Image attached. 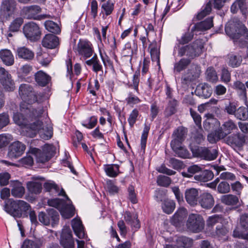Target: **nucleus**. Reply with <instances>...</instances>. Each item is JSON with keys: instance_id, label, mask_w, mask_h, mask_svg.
I'll list each match as a JSON object with an SVG mask.
<instances>
[{"instance_id": "nucleus-1", "label": "nucleus", "mask_w": 248, "mask_h": 248, "mask_svg": "<svg viewBox=\"0 0 248 248\" xmlns=\"http://www.w3.org/2000/svg\"><path fill=\"white\" fill-rule=\"evenodd\" d=\"M20 111L14 113V122L19 126L26 127L28 129V136L31 138L35 137L36 131L41 126V122L37 118L42 114L43 109L42 108L34 109L25 103H21Z\"/></svg>"}, {"instance_id": "nucleus-2", "label": "nucleus", "mask_w": 248, "mask_h": 248, "mask_svg": "<svg viewBox=\"0 0 248 248\" xmlns=\"http://www.w3.org/2000/svg\"><path fill=\"white\" fill-rule=\"evenodd\" d=\"M203 48L202 40L197 39L188 45L176 44L174 48V52L177 51L178 56L179 57L186 56L187 57L186 59L191 60L199 56L202 53Z\"/></svg>"}, {"instance_id": "nucleus-3", "label": "nucleus", "mask_w": 248, "mask_h": 248, "mask_svg": "<svg viewBox=\"0 0 248 248\" xmlns=\"http://www.w3.org/2000/svg\"><path fill=\"white\" fill-rule=\"evenodd\" d=\"M225 32L233 39H237L244 36L248 39V30L237 18H232L225 26Z\"/></svg>"}, {"instance_id": "nucleus-4", "label": "nucleus", "mask_w": 248, "mask_h": 248, "mask_svg": "<svg viewBox=\"0 0 248 248\" xmlns=\"http://www.w3.org/2000/svg\"><path fill=\"white\" fill-rule=\"evenodd\" d=\"M186 226L189 231L193 232H199L204 228V220L201 215L191 214L188 216Z\"/></svg>"}, {"instance_id": "nucleus-5", "label": "nucleus", "mask_w": 248, "mask_h": 248, "mask_svg": "<svg viewBox=\"0 0 248 248\" xmlns=\"http://www.w3.org/2000/svg\"><path fill=\"white\" fill-rule=\"evenodd\" d=\"M19 94L21 99L28 107L30 105L36 102L37 100V96L33 90L32 87L29 84H21L19 88Z\"/></svg>"}, {"instance_id": "nucleus-6", "label": "nucleus", "mask_w": 248, "mask_h": 248, "mask_svg": "<svg viewBox=\"0 0 248 248\" xmlns=\"http://www.w3.org/2000/svg\"><path fill=\"white\" fill-rule=\"evenodd\" d=\"M23 31L26 37L30 41H36L40 38V28L39 25L34 22H29L25 24L23 26Z\"/></svg>"}, {"instance_id": "nucleus-7", "label": "nucleus", "mask_w": 248, "mask_h": 248, "mask_svg": "<svg viewBox=\"0 0 248 248\" xmlns=\"http://www.w3.org/2000/svg\"><path fill=\"white\" fill-rule=\"evenodd\" d=\"M41 11V8L40 6L38 5H31L23 7L21 10V13L27 19L41 20L50 17V16L48 14L37 16V14L40 13Z\"/></svg>"}, {"instance_id": "nucleus-8", "label": "nucleus", "mask_w": 248, "mask_h": 248, "mask_svg": "<svg viewBox=\"0 0 248 248\" xmlns=\"http://www.w3.org/2000/svg\"><path fill=\"white\" fill-rule=\"evenodd\" d=\"M76 210L72 201L63 189V219H69L73 217Z\"/></svg>"}, {"instance_id": "nucleus-9", "label": "nucleus", "mask_w": 248, "mask_h": 248, "mask_svg": "<svg viewBox=\"0 0 248 248\" xmlns=\"http://www.w3.org/2000/svg\"><path fill=\"white\" fill-rule=\"evenodd\" d=\"M0 82L8 91H13L15 88V82L11 74L3 67H0Z\"/></svg>"}, {"instance_id": "nucleus-10", "label": "nucleus", "mask_w": 248, "mask_h": 248, "mask_svg": "<svg viewBox=\"0 0 248 248\" xmlns=\"http://www.w3.org/2000/svg\"><path fill=\"white\" fill-rule=\"evenodd\" d=\"M76 50L79 55L85 58L90 57L93 53L92 45L90 42L80 39L77 44Z\"/></svg>"}, {"instance_id": "nucleus-11", "label": "nucleus", "mask_w": 248, "mask_h": 248, "mask_svg": "<svg viewBox=\"0 0 248 248\" xmlns=\"http://www.w3.org/2000/svg\"><path fill=\"white\" fill-rule=\"evenodd\" d=\"M26 148L22 142L16 141L12 143L9 147L8 155L11 158H16L21 156Z\"/></svg>"}, {"instance_id": "nucleus-12", "label": "nucleus", "mask_w": 248, "mask_h": 248, "mask_svg": "<svg viewBox=\"0 0 248 248\" xmlns=\"http://www.w3.org/2000/svg\"><path fill=\"white\" fill-rule=\"evenodd\" d=\"M137 41L136 40H132L125 44L122 50V55L123 57L129 58L130 61H131L133 55L137 54Z\"/></svg>"}, {"instance_id": "nucleus-13", "label": "nucleus", "mask_w": 248, "mask_h": 248, "mask_svg": "<svg viewBox=\"0 0 248 248\" xmlns=\"http://www.w3.org/2000/svg\"><path fill=\"white\" fill-rule=\"evenodd\" d=\"M0 9L7 16H12L17 10V2L16 0H3L1 1Z\"/></svg>"}, {"instance_id": "nucleus-14", "label": "nucleus", "mask_w": 248, "mask_h": 248, "mask_svg": "<svg viewBox=\"0 0 248 248\" xmlns=\"http://www.w3.org/2000/svg\"><path fill=\"white\" fill-rule=\"evenodd\" d=\"M226 143L233 147H242L245 142L244 135L240 133L231 135L226 138Z\"/></svg>"}, {"instance_id": "nucleus-15", "label": "nucleus", "mask_w": 248, "mask_h": 248, "mask_svg": "<svg viewBox=\"0 0 248 248\" xmlns=\"http://www.w3.org/2000/svg\"><path fill=\"white\" fill-rule=\"evenodd\" d=\"M5 211L14 217H20V213L17 210V200L10 199L5 202Z\"/></svg>"}, {"instance_id": "nucleus-16", "label": "nucleus", "mask_w": 248, "mask_h": 248, "mask_svg": "<svg viewBox=\"0 0 248 248\" xmlns=\"http://www.w3.org/2000/svg\"><path fill=\"white\" fill-rule=\"evenodd\" d=\"M11 195L16 198H21L25 193V187L22 184L18 181H11L10 184Z\"/></svg>"}, {"instance_id": "nucleus-17", "label": "nucleus", "mask_w": 248, "mask_h": 248, "mask_svg": "<svg viewBox=\"0 0 248 248\" xmlns=\"http://www.w3.org/2000/svg\"><path fill=\"white\" fill-rule=\"evenodd\" d=\"M59 38L56 35L52 34H46L42 39V46L49 49L56 48L59 45Z\"/></svg>"}, {"instance_id": "nucleus-18", "label": "nucleus", "mask_w": 248, "mask_h": 248, "mask_svg": "<svg viewBox=\"0 0 248 248\" xmlns=\"http://www.w3.org/2000/svg\"><path fill=\"white\" fill-rule=\"evenodd\" d=\"M185 199L186 202L191 206L197 204L199 197L198 190L195 188H191L186 190Z\"/></svg>"}, {"instance_id": "nucleus-19", "label": "nucleus", "mask_w": 248, "mask_h": 248, "mask_svg": "<svg viewBox=\"0 0 248 248\" xmlns=\"http://www.w3.org/2000/svg\"><path fill=\"white\" fill-rule=\"evenodd\" d=\"M63 248H75L74 240L69 226L63 229Z\"/></svg>"}, {"instance_id": "nucleus-20", "label": "nucleus", "mask_w": 248, "mask_h": 248, "mask_svg": "<svg viewBox=\"0 0 248 248\" xmlns=\"http://www.w3.org/2000/svg\"><path fill=\"white\" fill-rule=\"evenodd\" d=\"M212 91L210 86L206 83H201L197 86L195 92L197 95L206 98L211 95Z\"/></svg>"}, {"instance_id": "nucleus-21", "label": "nucleus", "mask_w": 248, "mask_h": 248, "mask_svg": "<svg viewBox=\"0 0 248 248\" xmlns=\"http://www.w3.org/2000/svg\"><path fill=\"white\" fill-rule=\"evenodd\" d=\"M71 225L76 235L80 239L84 238L85 233L80 218L75 217L71 221Z\"/></svg>"}, {"instance_id": "nucleus-22", "label": "nucleus", "mask_w": 248, "mask_h": 248, "mask_svg": "<svg viewBox=\"0 0 248 248\" xmlns=\"http://www.w3.org/2000/svg\"><path fill=\"white\" fill-rule=\"evenodd\" d=\"M213 26V17L206 18L205 20L197 23L192 27V31H202L210 29Z\"/></svg>"}, {"instance_id": "nucleus-23", "label": "nucleus", "mask_w": 248, "mask_h": 248, "mask_svg": "<svg viewBox=\"0 0 248 248\" xmlns=\"http://www.w3.org/2000/svg\"><path fill=\"white\" fill-rule=\"evenodd\" d=\"M199 202L201 206L205 209H210L214 204L213 196L207 192L203 193L201 195Z\"/></svg>"}, {"instance_id": "nucleus-24", "label": "nucleus", "mask_w": 248, "mask_h": 248, "mask_svg": "<svg viewBox=\"0 0 248 248\" xmlns=\"http://www.w3.org/2000/svg\"><path fill=\"white\" fill-rule=\"evenodd\" d=\"M193 244V240L186 236L179 237L176 240V244L167 245L166 248H188Z\"/></svg>"}, {"instance_id": "nucleus-25", "label": "nucleus", "mask_w": 248, "mask_h": 248, "mask_svg": "<svg viewBox=\"0 0 248 248\" xmlns=\"http://www.w3.org/2000/svg\"><path fill=\"white\" fill-rule=\"evenodd\" d=\"M38 178L33 177L32 180L27 183V188L31 194H38L41 193L42 185L39 181H36Z\"/></svg>"}, {"instance_id": "nucleus-26", "label": "nucleus", "mask_w": 248, "mask_h": 248, "mask_svg": "<svg viewBox=\"0 0 248 248\" xmlns=\"http://www.w3.org/2000/svg\"><path fill=\"white\" fill-rule=\"evenodd\" d=\"M16 54L19 59L26 61H31L34 57V52L25 46L18 47L16 49Z\"/></svg>"}, {"instance_id": "nucleus-27", "label": "nucleus", "mask_w": 248, "mask_h": 248, "mask_svg": "<svg viewBox=\"0 0 248 248\" xmlns=\"http://www.w3.org/2000/svg\"><path fill=\"white\" fill-rule=\"evenodd\" d=\"M0 58L2 62L7 66H11L14 63V57L11 51L7 49L0 50Z\"/></svg>"}, {"instance_id": "nucleus-28", "label": "nucleus", "mask_w": 248, "mask_h": 248, "mask_svg": "<svg viewBox=\"0 0 248 248\" xmlns=\"http://www.w3.org/2000/svg\"><path fill=\"white\" fill-rule=\"evenodd\" d=\"M187 214V212L186 208L184 207L179 208L172 216L170 221L171 223L177 226L184 219Z\"/></svg>"}, {"instance_id": "nucleus-29", "label": "nucleus", "mask_w": 248, "mask_h": 248, "mask_svg": "<svg viewBox=\"0 0 248 248\" xmlns=\"http://www.w3.org/2000/svg\"><path fill=\"white\" fill-rule=\"evenodd\" d=\"M40 122H41V126L40 128L36 131L35 134L37 132H39L41 138L44 140H48L51 139L53 135L52 127L50 125H46L44 127L43 123L41 121Z\"/></svg>"}, {"instance_id": "nucleus-30", "label": "nucleus", "mask_w": 248, "mask_h": 248, "mask_svg": "<svg viewBox=\"0 0 248 248\" xmlns=\"http://www.w3.org/2000/svg\"><path fill=\"white\" fill-rule=\"evenodd\" d=\"M36 82L41 86H46L50 81L51 77L46 73L40 70L34 75Z\"/></svg>"}, {"instance_id": "nucleus-31", "label": "nucleus", "mask_w": 248, "mask_h": 248, "mask_svg": "<svg viewBox=\"0 0 248 248\" xmlns=\"http://www.w3.org/2000/svg\"><path fill=\"white\" fill-rule=\"evenodd\" d=\"M214 176V173L211 170H205L199 174L195 175L194 178L196 181L205 182L212 180Z\"/></svg>"}, {"instance_id": "nucleus-32", "label": "nucleus", "mask_w": 248, "mask_h": 248, "mask_svg": "<svg viewBox=\"0 0 248 248\" xmlns=\"http://www.w3.org/2000/svg\"><path fill=\"white\" fill-rule=\"evenodd\" d=\"M65 156L63 158V167H64L65 169H63L65 172L69 170L70 172L72 173L75 175H78V172L76 170L73 163L71 162V159L70 156H68V153L65 152Z\"/></svg>"}, {"instance_id": "nucleus-33", "label": "nucleus", "mask_w": 248, "mask_h": 248, "mask_svg": "<svg viewBox=\"0 0 248 248\" xmlns=\"http://www.w3.org/2000/svg\"><path fill=\"white\" fill-rule=\"evenodd\" d=\"M221 202L229 206H236L239 203V198L237 195L227 194L221 196Z\"/></svg>"}, {"instance_id": "nucleus-34", "label": "nucleus", "mask_w": 248, "mask_h": 248, "mask_svg": "<svg viewBox=\"0 0 248 248\" xmlns=\"http://www.w3.org/2000/svg\"><path fill=\"white\" fill-rule=\"evenodd\" d=\"M106 174L110 177H115L119 173V166L117 164H106L104 166Z\"/></svg>"}, {"instance_id": "nucleus-35", "label": "nucleus", "mask_w": 248, "mask_h": 248, "mask_svg": "<svg viewBox=\"0 0 248 248\" xmlns=\"http://www.w3.org/2000/svg\"><path fill=\"white\" fill-rule=\"evenodd\" d=\"M228 60V65L232 68L239 67L242 62V57L239 54H229Z\"/></svg>"}, {"instance_id": "nucleus-36", "label": "nucleus", "mask_w": 248, "mask_h": 248, "mask_svg": "<svg viewBox=\"0 0 248 248\" xmlns=\"http://www.w3.org/2000/svg\"><path fill=\"white\" fill-rule=\"evenodd\" d=\"M178 103L175 99H170L167 106L164 110V115L166 117H169L176 112Z\"/></svg>"}, {"instance_id": "nucleus-37", "label": "nucleus", "mask_w": 248, "mask_h": 248, "mask_svg": "<svg viewBox=\"0 0 248 248\" xmlns=\"http://www.w3.org/2000/svg\"><path fill=\"white\" fill-rule=\"evenodd\" d=\"M191 60L185 58L181 59L178 62L174 64V72L180 73L184 70L189 65Z\"/></svg>"}, {"instance_id": "nucleus-38", "label": "nucleus", "mask_w": 248, "mask_h": 248, "mask_svg": "<svg viewBox=\"0 0 248 248\" xmlns=\"http://www.w3.org/2000/svg\"><path fill=\"white\" fill-rule=\"evenodd\" d=\"M86 63L88 66H93L92 70L93 72L97 73L99 71L103 72V67L98 60L96 54H95L91 59L87 61Z\"/></svg>"}, {"instance_id": "nucleus-39", "label": "nucleus", "mask_w": 248, "mask_h": 248, "mask_svg": "<svg viewBox=\"0 0 248 248\" xmlns=\"http://www.w3.org/2000/svg\"><path fill=\"white\" fill-rule=\"evenodd\" d=\"M31 152L35 155L38 162L44 163L48 161L51 158V157L47 155L43 151L37 148L32 149Z\"/></svg>"}, {"instance_id": "nucleus-40", "label": "nucleus", "mask_w": 248, "mask_h": 248, "mask_svg": "<svg viewBox=\"0 0 248 248\" xmlns=\"http://www.w3.org/2000/svg\"><path fill=\"white\" fill-rule=\"evenodd\" d=\"M199 74L192 70H188L182 78V83L187 84L199 78Z\"/></svg>"}, {"instance_id": "nucleus-41", "label": "nucleus", "mask_w": 248, "mask_h": 248, "mask_svg": "<svg viewBox=\"0 0 248 248\" xmlns=\"http://www.w3.org/2000/svg\"><path fill=\"white\" fill-rule=\"evenodd\" d=\"M44 25L46 29L49 32L54 34H58L61 32V29L60 25L52 21L47 20L45 21Z\"/></svg>"}, {"instance_id": "nucleus-42", "label": "nucleus", "mask_w": 248, "mask_h": 248, "mask_svg": "<svg viewBox=\"0 0 248 248\" xmlns=\"http://www.w3.org/2000/svg\"><path fill=\"white\" fill-rule=\"evenodd\" d=\"M175 208V203L173 201L169 199L163 201L162 209L164 213L170 214L173 212Z\"/></svg>"}, {"instance_id": "nucleus-43", "label": "nucleus", "mask_w": 248, "mask_h": 248, "mask_svg": "<svg viewBox=\"0 0 248 248\" xmlns=\"http://www.w3.org/2000/svg\"><path fill=\"white\" fill-rule=\"evenodd\" d=\"M229 232V229L222 224L217 226L216 230L213 232L212 235L214 237L221 238L226 236Z\"/></svg>"}, {"instance_id": "nucleus-44", "label": "nucleus", "mask_w": 248, "mask_h": 248, "mask_svg": "<svg viewBox=\"0 0 248 248\" xmlns=\"http://www.w3.org/2000/svg\"><path fill=\"white\" fill-rule=\"evenodd\" d=\"M234 116L240 120L245 121L248 118V109L245 107H240L235 111Z\"/></svg>"}, {"instance_id": "nucleus-45", "label": "nucleus", "mask_w": 248, "mask_h": 248, "mask_svg": "<svg viewBox=\"0 0 248 248\" xmlns=\"http://www.w3.org/2000/svg\"><path fill=\"white\" fill-rule=\"evenodd\" d=\"M233 88L238 91L243 99H246V89L244 84L239 81H236L233 83Z\"/></svg>"}, {"instance_id": "nucleus-46", "label": "nucleus", "mask_w": 248, "mask_h": 248, "mask_svg": "<svg viewBox=\"0 0 248 248\" xmlns=\"http://www.w3.org/2000/svg\"><path fill=\"white\" fill-rule=\"evenodd\" d=\"M217 151L216 149L205 148L202 158L207 160H213L217 156Z\"/></svg>"}, {"instance_id": "nucleus-47", "label": "nucleus", "mask_w": 248, "mask_h": 248, "mask_svg": "<svg viewBox=\"0 0 248 248\" xmlns=\"http://www.w3.org/2000/svg\"><path fill=\"white\" fill-rule=\"evenodd\" d=\"M186 135V129L184 127L180 126L173 131L172 137L173 139L184 141Z\"/></svg>"}, {"instance_id": "nucleus-48", "label": "nucleus", "mask_w": 248, "mask_h": 248, "mask_svg": "<svg viewBox=\"0 0 248 248\" xmlns=\"http://www.w3.org/2000/svg\"><path fill=\"white\" fill-rule=\"evenodd\" d=\"M36 57L40 63L44 66H47L51 61V57L46 53H37Z\"/></svg>"}, {"instance_id": "nucleus-49", "label": "nucleus", "mask_w": 248, "mask_h": 248, "mask_svg": "<svg viewBox=\"0 0 248 248\" xmlns=\"http://www.w3.org/2000/svg\"><path fill=\"white\" fill-rule=\"evenodd\" d=\"M150 126L148 125L147 124H145L144 125V127L143 128V130L141 135V140H140V146H141V149L144 152L146 145V142H147V137L149 133V131L150 130Z\"/></svg>"}, {"instance_id": "nucleus-50", "label": "nucleus", "mask_w": 248, "mask_h": 248, "mask_svg": "<svg viewBox=\"0 0 248 248\" xmlns=\"http://www.w3.org/2000/svg\"><path fill=\"white\" fill-rule=\"evenodd\" d=\"M17 210L20 213V217L22 216L23 214H27L28 211L31 209L30 205L23 200H17Z\"/></svg>"}, {"instance_id": "nucleus-51", "label": "nucleus", "mask_w": 248, "mask_h": 248, "mask_svg": "<svg viewBox=\"0 0 248 248\" xmlns=\"http://www.w3.org/2000/svg\"><path fill=\"white\" fill-rule=\"evenodd\" d=\"M194 32L196 31H188L184 34L180 39L178 40V43L177 44H187L190 42L194 37Z\"/></svg>"}, {"instance_id": "nucleus-52", "label": "nucleus", "mask_w": 248, "mask_h": 248, "mask_svg": "<svg viewBox=\"0 0 248 248\" xmlns=\"http://www.w3.org/2000/svg\"><path fill=\"white\" fill-rule=\"evenodd\" d=\"M23 23V19L21 17L16 18L11 23L9 30L12 32L17 31L21 25Z\"/></svg>"}, {"instance_id": "nucleus-53", "label": "nucleus", "mask_w": 248, "mask_h": 248, "mask_svg": "<svg viewBox=\"0 0 248 248\" xmlns=\"http://www.w3.org/2000/svg\"><path fill=\"white\" fill-rule=\"evenodd\" d=\"M47 204L49 206L57 209L60 214L62 215V200L59 198H53L48 200Z\"/></svg>"}, {"instance_id": "nucleus-54", "label": "nucleus", "mask_w": 248, "mask_h": 248, "mask_svg": "<svg viewBox=\"0 0 248 248\" xmlns=\"http://www.w3.org/2000/svg\"><path fill=\"white\" fill-rule=\"evenodd\" d=\"M231 190V186L229 184L225 181L219 182L217 186V191L220 194H226Z\"/></svg>"}, {"instance_id": "nucleus-55", "label": "nucleus", "mask_w": 248, "mask_h": 248, "mask_svg": "<svg viewBox=\"0 0 248 248\" xmlns=\"http://www.w3.org/2000/svg\"><path fill=\"white\" fill-rule=\"evenodd\" d=\"M207 79L211 82H216L218 80V77L216 70L213 67H209L206 70Z\"/></svg>"}, {"instance_id": "nucleus-56", "label": "nucleus", "mask_w": 248, "mask_h": 248, "mask_svg": "<svg viewBox=\"0 0 248 248\" xmlns=\"http://www.w3.org/2000/svg\"><path fill=\"white\" fill-rule=\"evenodd\" d=\"M222 217L218 215L209 217L206 221V225L208 228H212L215 224L221 222Z\"/></svg>"}, {"instance_id": "nucleus-57", "label": "nucleus", "mask_w": 248, "mask_h": 248, "mask_svg": "<svg viewBox=\"0 0 248 248\" xmlns=\"http://www.w3.org/2000/svg\"><path fill=\"white\" fill-rule=\"evenodd\" d=\"M223 130L228 134H230L233 130L237 129L236 124L232 120L225 122L222 125Z\"/></svg>"}, {"instance_id": "nucleus-58", "label": "nucleus", "mask_w": 248, "mask_h": 248, "mask_svg": "<svg viewBox=\"0 0 248 248\" xmlns=\"http://www.w3.org/2000/svg\"><path fill=\"white\" fill-rule=\"evenodd\" d=\"M156 182L158 186L168 187L171 183V179L168 176L160 175L157 178Z\"/></svg>"}, {"instance_id": "nucleus-59", "label": "nucleus", "mask_w": 248, "mask_h": 248, "mask_svg": "<svg viewBox=\"0 0 248 248\" xmlns=\"http://www.w3.org/2000/svg\"><path fill=\"white\" fill-rule=\"evenodd\" d=\"M212 10V2L209 1L205 5L203 9L197 15V18L201 20L206 16L209 15Z\"/></svg>"}, {"instance_id": "nucleus-60", "label": "nucleus", "mask_w": 248, "mask_h": 248, "mask_svg": "<svg viewBox=\"0 0 248 248\" xmlns=\"http://www.w3.org/2000/svg\"><path fill=\"white\" fill-rule=\"evenodd\" d=\"M205 148V147H200L199 146L191 145L190 149L194 156L202 158Z\"/></svg>"}, {"instance_id": "nucleus-61", "label": "nucleus", "mask_w": 248, "mask_h": 248, "mask_svg": "<svg viewBox=\"0 0 248 248\" xmlns=\"http://www.w3.org/2000/svg\"><path fill=\"white\" fill-rule=\"evenodd\" d=\"M220 80L226 84H228L231 80V75L228 69L223 68L221 70Z\"/></svg>"}, {"instance_id": "nucleus-62", "label": "nucleus", "mask_w": 248, "mask_h": 248, "mask_svg": "<svg viewBox=\"0 0 248 248\" xmlns=\"http://www.w3.org/2000/svg\"><path fill=\"white\" fill-rule=\"evenodd\" d=\"M38 219L40 222L46 226H48L50 224V219L49 218V211L47 214L43 212H41L38 215Z\"/></svg>"}, {"instance_id": "nucleus-63", "label": "nucleus", "mask_w": 248, "mask_h": 248, "mask_svg": "<svg viewBox=\"0 0 248 248\" xmlns=\"http://www.w3.org/2000/svg\"><path fill=\"white\" fill-rule=\"evenodd\" d=\"M173 152L177 156L181 158H188L190 155L189 152L184 146L178 148L177 150L173 151Z\"/></svg>"}, {"instance_id": "nucleus-64", "label": "nucleus", "mask_w": 248, "mask_h": 248, "mask_svg": "<svg viewBox=\"0 0 248 248\" xmlns=\"http://www.w3.org/2000/svg\"><path fill=\"white\" fill-rule=\"evenodd\" d=\"M232 191L236 195L240 196L241 194L243 186L239 181H236L234 183H232L230 186Z\"/></svg>"}]
</instances>
